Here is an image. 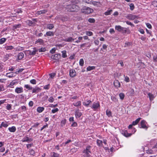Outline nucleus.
Here are the masks:
<instances>
[{
    "label": "nucleus",
    "instance_id": "obj_46",
    "mask_svg": "<svg viewBox=\"0 0 157 157\" xmlns=\"http://www.w3.org/2000/svg\"><path fill=\"white\" fill-rule=\"evenodd\" d=\"M66 122V120L64 119L62 120L61 122V126H63L64 125Z\"/></svg>",
    "mask_w": 157,
    "mask_h": 157
},
{
    "label": "nucleus",
    "instance_id": "obj_35",
    "mask_svg": "<svg viewBox=\"0 0 157 157\" xmlns=\"http://www.w3.org/2000/svg\"><path fill=\"white\" fill-rule=\"evenodd\" d=\"M6 39L4 38H3L0 39V44H3L6 40Z\"/></svg>",
    "mask_w": 157,
    "mask_h": 157
},
{
    "label": "nucleus",
    "instance_id": "obj_39",
    "mask_svg": "<svg viewBox=\"0 0 157 157\" xmlns=\"http://www.w3.org/2000/svg\"><path fill=\"white\" fill-rule=\"evenodd\" d=\"M24 70V69L23 68H20V69H17V71L15 73L16 74H17L19 73L22 72Z\"/></svg>",
    "mask_w": 157,
    "mask_h": 157
},
{
    "label": "nucleus",
    "instance_id": "obj_11",
    "mask_svg": "<svg viewBox=\"0 0 157 157\" xmlns=\"http://www.w3.org/2000/svg\"><path fill=\"white\" fill-rule=\"evenodd\" d=\"M76 72L75 70L72 69L69 71V75L71 77L73 78L75 76Z\"/></svg>",
    "mask_w": 157,
    "mask_h": 157
},
{
    "label": "nucleus",
    "instance_id": "obj_58",
    "mask_svg": "<svg viewBox=\"0 0 157 157\" xmlns=\"http://www.w3.org/2000/svg\"><path fill=\"white\" fill-rule=\"evenodd\" d=\"M49 86H50L49 84H48L47 85H46L44 86V88L46 90H48L49 88Z\"/></svg>",
    "mask_w": 157,
    "mask_h": 157
},
{
    "label": "nucleus",
    "instance_id": "obj_32",
    "mask_svg": "<svg viewBox=\"0 0 157 157\" xmlns=\"http://www.w3.org/2000/svg\"><path fill=\"white\" fill-rule=\"evenodd\" d=\"M24 87L29 90H31L33 89V88L29 85H25L24 86Z\"/></svg>",
    "mask_w": 157,
    "mask_h": 157
},
{
    "label": "nucleus",
    "instance_id": "obj_49",
    "mask_svg": "<svg viewBox=\"0 0 157 157\" xmlns=\"http://www.w3.org/2000/svg\"><path fill=\"white\" fill-rule=\"evenodd\" d=\"M2 126L4 127H7L8 126V124L4 122H2L1 123Z\"/></svg>",
    "mask_w": 157,
    "mask_h": 157
},
{
    "label": "nucleus",
    "instance_id": "obj_5",
    "mask_svg": "<svg viewBox=\"0 0 157 157\" xmlns=\"http://www.w3.org/2000/svg\"><path fill=\"white\" fill-rule=\"evenodd\" d=\"M100 107V103L99 102H94L93 103L91 108L95 110L99 108Z\"/></svg>",
    "mask_w": 157,
    "mask_h": 157
},
{
    "label": "nucleus",
    "instance_id": "obj_41",
    "mask_svg": "<svg viewBox=\"0 0 157 157\" xmlns=\"http://www.w3.org/2000/svg\"><path fill=\"white\" fill-rule=\"evenodd\" d=\"M119 97L121 100H123L124 98V95L123 93H121L119 94Z\"/></svg>",
    "mask_w": 157,
    "mask_h": 157
},
{
    "label": "nucleus",
    "instance_id": "obj_17",
    "mask_svg": "<svg viewBox=\"0 0 157 157\" xmlns=\"http://www.w3.org/2000/svg\"><path fill=\"white\" fill-rule=\"evenodd\" d=\"M54 33L52 31H48L46 32L44 36L45 37L46 36H53L54 35Z\"/></svg>",
    "mask_w": 157,
    "mask_h": 157
},
{
    "label": "nucleus",
    "instance_id": "obj_7",
    "mask_svg": "<svg viewBox=\"0 0 157 157\" xmlns=\"http://www.w3.org/2000/svg\"><path fill=\"white\" fill-rule=\"evenodd\" d=\"M141 128L147 130L148 128V126L147 125V123L144 120H142L140 123Z\"/></svg>",
    "mask_w": 157,
    "mask_h": 157
},
{
    "label": "nucleus",
    "instance_id": "obj_45",
    "mask_svg": "<svg viewBox=\"0 0 157 157\" xmlns=\"http://www.w3.org/2000/svg\"><path fill=\"white\" fill-rule=\"evenodd\" d=\"M106 115L109 117H110L111 116V113L110 111L107 110L106 111Z\"/></svg>",
    "mask_w": 157,
    "mask_h": 157
},
{
    "label": "nucleus",
    "instance_id": "obj_44",
    "mask_svg": "<svg viewBox=\"0 0 157 157\" xmlns=\"http://www.w3.org/2000/svg\"><path fill=\"white\" fill-rule=\"evenodd\" d=\"M88 21L90 23H94L95 22V20L93 18H90L88 19Z\"/></svg>",
    "mask_w": 157,
    "mask_h": 157
},
{
    "label": "nucleus",
    "instance_id": "obj_55",
    "mask_svg": "<svg viewBox=\"0 0 157 157\" xmlns=\"http://www.w3.org/2000/svg\"><path fill=\"white\" fill-rule=\"evenodd\" d=\"M131 45V43L129 42H126L125 43L124 47H126L129 46Z\"/></svg>",
    "mask_w": 157,
    "mask_h": 157
},
{
    "label": "nucleus",
    "instance_id": "obj_12",
    "mask_svg": "<svg viewBox=\"0 0 157 157\" xmlns=\"http://www.w3.org/2000/svg\"><path fill=\"white\" fill-rule=\"evenodd\" d=\"M17 83V82L16 80H13L10 82V83L7 86L8 87L11 88H13V86L16 84Z\"/></svg>",
    "mask_w": 157,
    "mask_h": 157
},
{
    "label": "nucleus",
    "instance_id": "obj_4",
    "mask_svg": "<svg viewBox=\"0 0 157 157\" xmlns=\"http://www.w3.org/2000/svg\"><path fill=\"white\" fill-rule=\"evenodd\" d=\"M93 11V9L87 7H85L82 10V12L84 13L89 14L92 13Z\"/></svg>",
    "mask_w": 157,
    "mask_h": 157
},
{
    "label": "nucleus",
    "instance_id": "obj_9",
    "mask_svg": "<svg viewBox=\"0 0 157 157\" xmlns=\"http://www.w3.org/2000/svg\"><path fill=\"white\" fill-rule=\"evenodd\" d=\"M75 115L76 118H79L82 115V113L79 109L75 110Z\"/></svg>",
    "mask_w": 157,
    "mask_h": 157
},
{
    "label": "nucleus",
    "instance_id": "obj_13",
    "mask_svg": "<svg viewBox=\"0 0 157 157\" xmlns=\"http://www.w3.org/2000/svg\"><path fill=\"white\" fill-rule=\"evenodd\" d=\"M75 39L73 38L71 36H68L66 37L64 39V41L67 42H71L74 41Z\"/></svg>",
    "mask_w": 157,
    "mask_h": 157
},
{
    "label": "nucleus",
    "instance_id": "obj_61",
    "mask_svg": "<svg viewBox=\"0 0 157 157\" xmlns=\"http://www.w3.org/2000/svg\"><path fill=\"white\" fill-rule=\"evenodd\" d=\"M126 22L127 25H130L131 26H134L133 24H132L131 22L130 21H126Z\"/></svg>",
    "mask_w": 157,
    "mask_h": 157
},
{
    "label": "nucleus",
    "instance_id": "obj_52",
    "mask_svg": "<svg viewBox=\"0 0 157 157\" xmlns=\"http://www.w3.org/2000/svg\"><path fill=\"white\" fill-rule=\"evenodd\" d=\"M30 82L31 83L33 84H36V81L34 79H32L30 81Z\"/></svg>",
    "mask_w": 157,
    "mask_h": 157
},
{
    "label": "nucleus",
    "instance_id": "obj_8",
    "mask_svg": "<svg viewBox=\"0 0 157 157\" xmlns=\"http://www.w3.org/2000/svg\"><path fill=\"white\" fill-rule=\"evenodd\" d=\"M33 140V139L30 138H29L28 136H25L22 140V141L23 142H27L30 143Z\"/></svg>",
    "mask_w": 157,
    "mask_h": 157
},
{
    "label": "nucleus",
    "instance_id": "obj_37",
    "mask_svg": "<svg viewBox=\"0 0 157 157\" xmlns=\"http://www.w3.org/2000/svg\"><path fill=\"white\" fill-rule=\"evenodd\" d=\"M128 5L130 6V9L131 10H133L134 8V4L132 3L128 4Z\"/></svg>",
    "mask_w": 157,
    "mask_h": 157
},
{
    "label": "nucleus",
    "instance_id": "obj_26",
    "mask_svg": "<svg viewBox=\"0 0 157 157\" xmlns=\"http://www.w3.org/2000/svg\"><path fill=\"white\" fill-rule=\"evenodd\" d=\"M81 102L80 101H78L73 103V105L76 107H78L80 106L81 105Z\"/></svg>",
    "mask_w": 157,
    "mask_h": 157
},
{
    "label": "nucleus",
    "instance_id": "obj_28",
    "mask_svg": "<svg viewBox=\"0 0 157 157\" xmlns=\"http://www.w3.org/2000/svg\"><path fill=\"white\" fill-rule=\"evenodd\" d=\"M113 10H107L105 12L104 14L105 15L107 16L110 15L112 13Z\"/></svg>",
    "mask_w": 157,
    "mask_h": 157
},
{
    "label": "nucleus",
    "instance_id": "obj_24",
    "mask_svg": "<svg viewBox=\"0 0 157 157\" xmlns=\"http://www.w3.org/2000/svg\"><path fill=\"white\" fill-rule=\"evenodd\" d=\"M24 56V54L22 52H21L19 53L18 55V58L19 60H21L23 58Z\"/></svg>",
    "mask_w": 157,
    "mask_h": 157
},
{
    "label": "nucleus",
    "instance_id": "obj_31",
    "mask_svg": "<svg viewBox=\"0 0 157 157\" xmlns=\"http://www.w3.org/2000/svg\"><path fill=\"white\" fill-rule=\"evenodd\" d=\"M21 24H19L14 25L13 27V30H14L16 29L20 28L21 26Z\"/></svg>",
    "mask_w": 157,
    "mask_h": 157
},
{
    "label": "nucleus",
    "instance_id": "obj_23",
    "mask_svg": "<svg viewBox=\"0 0 157 157\" xmlns=\"http://www.w3.org/2000/svg\"><path fill=\"white\" fill-rule=\"evenodd\" d=\"M44 109L43 107H38L36 109L37 111L39 113H41Z\"/></svg>",
    "mask_w": 157,
    "mask_h": 157
},
{
    "label": "nucleus",
    "instance_id": "obj_33",
    "mask_svg": "<svg viewBox=\"0 0 157 157\" xmlns=\"http://www.w3.org/2000/svg\"><path fill=\"white\" fill-rule=\"evenodd\" d=\"M148 95L150 100H152L154 98V96L152 94L149 93L148 94Z\"/></svg>",
    "mask_w": 157,
    "mask_h": 157
},
{
    "label": "nucleus",
    "instance_id": "obj_57",
    "mask_svg": "<svg viewBox=\"0 0 157 157\" xmlns=\"http://www.w3.org/2000/svg\"><path fill=\"white\" fill-rule=\"evenodd\" d=\"M146 25L147 27L149 29H151L152 28L151 25L149 23H146Z\"/></svg>",
    "mask_w": 157,
    "mask_h": 157
},
{
    "label": "nucleus",
    "instance_id": "obj_2",
    "mask_svg": "<svg viewBox=\"0 0 157 157\" xmlns=\"http://www.w3.org/2000/svg\"><path fill=\"white\" fill-rule=\"evenodd\" d=\"M90 146L86 147V149L84 150L83 152L82 156L84 157H90V155L89 153L91 152L90 150Z\"/></svg>",
    "mask_w": 157,
    "mask_h": 157
},
{
    "label": "nucleus",
    "instance_id": "obj_22",
    "mask_svg": "<svg viewBox=\"0 0 157 157\" xmlns=\"http://www.w3.org/2000/svg\"><path fill=\"white\" fill-rule=\"evenodd\" d=\"M60 55L59 54H55L51 56V58L53 59H56V58H57L59 56H60Z\"/></svg>",
    "mask_w": 157,
    "mask_h": 157
},
{
    "label": "nucleus",
    "instance_id": "obj_36",
    "mask_svg": "<svg viewBox=\"0 0 157 157\" xmlns=\"http://www.w3.org/2000/svg\"><path fill=\"white\" fill-rule=\"evenodd\" d=\"M6 49L7 50H12L13 48V47L12 46H8L5 47Z\"/></svg>",
    "mask_w": 157,
    "mask_h": 157
},
{
    "label": "nucleus",
    "instance_id": "obj_38",
    "mask_svg": "<svg viewBox=\"0 0 157 157\" xmlns=\"http://www.w3.org/2000/svg\"><path fill=\"white\" fill-rule=\"evenodd\" d=\"M86 34L89 36H91L93 35V33L91 31H86Z\"/></svg>",
    "mask_w": 157,
    "mask_h": 157
},
{
    "label": "nucleus",
    "instance_id": "obj_34",
    "mask_svg": "<svg viewBox=\"0 0 157 157\" xmlns=\"http://www.w3.org/2000/svg\"><path fill=\"white\" fill-rule=\"evenodd\" d=\"M62 56L63 58H65L67 57L66 52L65 51H63L62 52Z\"/></svg>",
    "mask_w": 157,
    "mask_h": 157
},
{
    "label": "nucleus",
    "instance_id": "obj_21",
    "mask_svg": "<svg viewBox=\"0 0 157 157\" xmlns=\"http://www.w3.org/2000/svg\"><path fill=\"white\" fill-rule=\"evenodd\" d=\"M102 141L100 140H97V143L98 145L100 147H102L103 146Z\"/></svg>",
    "mask_w": 157,
    "mask_h": 157
},
{
    "label": "nucleus",
    "instance_id": "obj_14",
    "mask_svg": "<svg viewBox=\"0 0 157 157\" xmlns=\"http://www.w3.org/2000/svg\"><path fill=\"white\" fill-rule=\"evenodd\" d=\"M122 133L124 136L126 137L130 136L132 134V133H128L126 130L122 131Z\"/></svg>",
    "mask_w": 157,
    "mask_h": 157
},
{
    "label": "nucleus",
    "instance_id": "obj_63",
    "mask_svg": "<svg viewBox=\"0 0 157 157\" xmlns=\"http://www.w3.org/2000/svg\"><path fill=\"white\" fill-rule=\"evenodd\" d=\"M152 5L155 6L157 7V1H154L152 2Z\"/></svg>",
    "mask_w": 157,
    "mask_h": 157
},
{
    "label": "nucleus",
    "instance_id": "obj_50",
    "mask_svg": "<svg viewBox=\"0 0 157 157\" xmlns=\"http://www.w3.org/2000/svg\"><path fill=\"white\" fill-rule=\"evenodd\" d=\"M6 101V99H4L3 100H0V106L1 105L5 103Z\"/></svg>",
    "mask_w": 157,
    "mask_h": 157
},
{
    "label": "nucleus",
    "instance_id": "obj_1",
    "mask_svg": "<svg viewBox=\"0 0 157 157\" xmlns=\"http://www.w3.org/2000/svg\"><path fill=\"white\" fill-rule=\"evenodd\" d=\"M67 10L69 11H76L77 10L79 9V7L75 5H71L67 6L66 7Z\"/></svg>",
    "mask_w": 157,
    "mask_h": 157
},
{
    "label": "nucleus",
    "instance_id": "obj_48",
    "mask_svg": "<svg viewBox=\"0 0 157 157\" xmlns=\"http://www.w3.org/2000/svg\"><path fill=\"white\" fill-rule=\"evenodd\" d=\"M48 101L49 102H52L54 101V99L53 97H50L48 99Z\"/></svg>",
    "mask_w": 157,
    "mask_h": 157
},
{
    "label": "nucleus",
    "instance_id": "obj_10",
    "mask_svg": "<svg viewBox=\"0 0 157 157\" xmlns=\"http://www.w3.org/2000/svg\"><path fill=\"white\" fill-rule=\"evenodd\" d=\"M15 92L17 94H20L23 92V88L22 87H17L15 90Z\"/></svg>",
    "mask_w": 157,
    "mask_h": 157
},
{
    "label": "nucleus",
    "instance_id": "obj_30",
    "mask_svg": "<svg viewBox=\"0 0 157 157\" xmlns=\"http://www.w3.org/2000/svg\"><path fill=\"white\" fill-rule=\"evenodd\" d=\"M95 68V67L94 66H88L87 68V71H90L92 70H94Z\"/></svg>",
    "mask_w": 157,
    "mask_h": 157
},
{
    "label": "nucleus",
    "instance_id": "obj_60",
    "mask_svg": "<svg viewBox=\"0 0 157 157\" xmlns=\"http://www.w3.org/2000/svg\"><path fill=\"white\" fill-rule=\"evenodd\" d=\"M56 50V48H53L50 51V52L53 54L55 53V51Z\"/></svg>",
    "mask_w": 157,
    "mask_h": 157
},
{
    "label": "nucleus",
    "instance_id": "obj_25",
    "mask_svg": "<svg viewBox=\"0 0 157 157\" xmlns=\"http://www.w3.org/2000/svg\"><path fill=\"white\" fill-rule=\"evenodd\" d=\"M140 119L141 118L140 117L137 118L135 121H133L132 123V125H136L139 122Z\"/></svg>",
    "mask_w": 157,
    "mask_h": 157
},
{
    "label": "nucleus",
    "instance_id": "obj_20",
    "mask_svg": "<svg viewBox=\"0 0 157 157\" xmlns=\"http://www.w3.org/2000/svg\"><path fill=\"white\" fill-rule=\"evenodd\" d=\"M114 85L116 87H119L120 86V82L118 80H115L114 82Z\"/></svg>",
    "mask_w": 157,
    "mask_h": 157
},
{
    "label": "nucleus",
    "instance_id": "obj_51",
    "mask_svg": "<svg viewBox=\"0 0 157 157\" xmlns=\"http://www.w3.org/2000/svg\"><path fill=\"white\" fill-rule=\"evenodd\" d=\"M49 75L50 77L52 78H54V77L56 75V74L55 73H52L50 74H49Z\"/></svg>",
    "mask_w": 157,
    "mask_h": 157
},
{
    "label": "nucleus",
    "instance_id": "obj_19",
    "mask_svg": "<svg viewBox=\"0 0 157 157\" xmlns=\"http://www.w3.org/2000/svg\"><path fill=\"white\" fill-rule=\"evenodd\" d=\"M8 130L10 132H14L16 131V129L15 126H13L11 127H9Z\"/></svg>",
    "mask_w": 157,
    "mask_h": 157
},
{
    "label": "nucleus",
    "instance_id": "obj_56",
    "mask_svg": "<svg viewBox=\"0 0 157 157\" xmlns=\"http://www.w3.org/2000/svg\"><path fill=\"white\" fill-rule=\"evenodd\" d=\"M59 111V109L57 108H56L55 109H53L52 110V113H55L57 112H58Z\"/></svg>",
    "mask_w": 157,
    "mask_h": 157
},
{
    "label": "nucleus",
    "instance_id": "obj_40",
    "mask_svg": "<svg viewBox=\"0 0 157 157\" xmlns=\"http://www.w3.org/2000/svg\"><path fill=\"white\" fill-rule=\"evenodd\" d=\"M79 63V65L81 66H83V65L84 63V60H83V59H80Z\"/></svg>",
    "mask_w": 157,
    "mask_h": 157
},
{
    "label": "nucleus",
    "instance_id": "obj_59",
    "mask_svg": "<svg viewBox=\"0 0 157 157\" xmlns=\"http://www.w3.org/2000/svg\"><path fill=\"white\" fill-rule=\"evenodd\" d=\"M5 90L4 86L2 85H0V91H3Z\"/></svg>",
    "mask_w": 157,
    "mask_h": 157
},
{
    "label": "nucleus",
    "instance_id": "obj_6",
    "mask_svg": "<svg viewBox=\"0 0 157 157\" xmlns=\"http://www.w3.org/2000/svg\"><path fill=\"white\" fill-rule=\"evenodd\" d=\"M126 17L130 20H134L135 19H138V17L137 16L132 14H128Z\"/></svg>",
    "mask_w": 157,
    "mask_h": 157
},
{
    "label": "nucleus",
    "instance_id": "obj_53",
    "mask_svg": "<svg viewBox=\"0 0 157 157\" xmlns=\"http://www.w3.org/2000/svg\"><path fill=\"white\" fill-rule=\"evenodd\" d=\"M124 81L127 82H129L130 81L129 77L127 76H126L124 78Z\"/></svg>",
    "mask_w": 157,
    "mask_h": 157
},
{
    "label": "nucleus",
    "instance_id": "obj_29",
    "mask_svg": "<svg viewBox=\"0 0 157 157\" xmlns=\"http://www.w3.org/2000/svg\"><path fill=\"white\" fill-rule=\"evenodd\" d=\"M54 26L53 24H48L47 25V28L49 29H51L53 28Z\"/></svg>",
    "mask_w": 157,
    "mask_h": 157
},
{
    "label": "nucleus",
    "instance_id": "obj_42",
    "mask_svg": "<svg viewBox=\"0 0 157 157\" xmlns=\"http://www.w3.org/2000/svg\"><path fill=\"white\" fill-rule=\"evenodd\" d=\"M46 50L45 48H41L39 49V52H45Z\"/></svg>",
    "mask_w": 157,
    "mask_h": 157
},
{
    "label": "nucleus",
    "instance_id": "obj_64",
    "mask_svg": "<svg viewBox=\"0 0 157 157\" xmlns=\"http://www.w3.org/2000/svg\"><path fill=\"white\" fill-rule=\"evenodd\" d=\"M153 61L155 62H157V56H154L153 58Z\"/></svg>",
    "mask_w": 157,
    "mask_h": 157
},
{
    "label": "nucleus",
    "instance_id": "obj_47",
    "mask_svg": "<svg viewBox=\"0 0 157 157\" xmlns=\"http://www.w3.org/2000/svg\"><path fill=\"white\" fill-rule=\"evenodd\" d=\"M52 156L54 157H58L59 156V154L56 153L54 152H53L52 153Z\"/></svg>",
    "mask_w": 157,
    "mask_h": 157
},
{
    "label": "nucleus",
    "instance_id": "obj_54",
    "mask_svg": "<svg viewBox=\"0 0 157 157\" xmlns=\"http://www.w3.org/2000/svg\"><path fill=\"white\" fill-rule=\"evenodd\" d=\"M29 153L31 155H33L35 154V152L33 149H30L29 151Z\"/></svg>",
    "mask_w": 157,
    "mask_h": 157
},
{
    "label": "nucleus",
    "instance_id": "obj_3",
    "mask_svg": "<svg viewBox=\"0 0 157 157\" xmlns=\"http://www.w3.org/2000/svg\"><path fill=\"white\" fill-rule=\"evenodd\" d=\"M37 51L36 48H34L32 50H27L25 51V53L27 55H34L36 54Z\"/></svg>",
    "mask_w": 157,
    "mask_h": 157
},
{
    "label": "nucleus",
    "instance_id": "obj_43",
    "mask_svg": "<svg viewBox=\"0 0 157 157\" xmlns=\"http://www.w3.org/2000/svg\"><path fill=\"white\" fill-rule=\"evenodd\" d=\"M6 108L8 110H10L11 109V105L10 104H8L6 106Z\"/></svg>",
    "mask_w": 157,
    "mask_h": 157
},
{
    "label": "nucleus",
    "instance_id": "obj_15",
    "mask_svg": "<svg viewBox=\"0 0 157 157\" xmlns=\"http://www.w3.org/2000/svg\"><path fill=\"white\" fill-rule=\"evenodd\" d=\"M91 102V101L90 100H86L82 102V104L85 106L88 107Z\"/></svg>",
    "mask_w": 157,
    "mask_h": 157
},
{
    "label": "nucleus",
    "instance_id": "obj_62",
    "mask_svg": "<svg viewBox=\"0 0 157 157\" xmlns=\"http://www.w3.org/2000/svg\"><path fill=\"white\" fill-rule=\"evenodd\" d=\"M32 145H33V144H28L26 145L27 147V148L29 149L31 147Z\"/></svg>",
    "mask_w": 157,
    "mask_h": 157
},
{
    "label": "nucleus",
    "instance_id": "obj_18",
    "mask_svg": "<svg viewBox=\"0 0 157 157\" xmlns=\"http://www.w3.org/2000/svg\"><path fill=\"white\" fill-rule=\"evenodd\" d=\"M14 73L12 72L8 73L6 74V76L9 78H12L15 76V75H14Z\"/></svg>",
    "mask_w": 157,
    "mask_h": 157
},
{
    "label": "nucleus",
    "instance_id": "obj_16",
    "mask_svg": "<svg viewBox=\"0 0 157 157\" xmlns=\"http://www.w3.org/2000/svg\"><path fill=\"white\" fill-rule=\"evenodd\" d=\"M115 29L116 30L118 31L121 32L124 30V28L120 25H116L115 26Z\"/></svg>",
    "mask_w": 157,
    "mask_h": 157
},
{
    "label": "nucleus",
    "instance_id": "obj_27",
    "mask_svg": "<svg viewBox=\"0 0 157 157\" xmlns=\"http://www.w3.org/2000/svg\"><path fill=\"white\" fill-rule=\"evenodd\" d=\"M36 43H39L40 44H43L44 43L43 40L41 39H39L36 41Z\"/></svg>",
    "mask_w": 157,
    "mask_h": 157
}]
</instances>
